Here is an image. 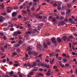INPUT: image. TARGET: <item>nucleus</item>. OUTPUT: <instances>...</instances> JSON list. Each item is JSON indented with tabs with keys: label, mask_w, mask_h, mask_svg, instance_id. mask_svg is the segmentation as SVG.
Returning a JSON list of instances; mask_svg holds the SVG:
<instances>
[{
	"label": "nucleus",
	"mask_w": 77,
	"mask_h": 77,
	"mask_svg": "<svg viewBox=\"0 0 77 77\" xmlns=\"http://www.w3.org/2000/svg\"><path fill=\"white\" fill-rule=\"evenodd\" d=\"M51 41L53 44H56V38H55L54 37L52 38Z\"/></svg>",
	"instance_id": "f257e3e1"
},
{
	"label": "nucleus",
	"mask_w": 77,
	"mask_h": 77,
	"mask_svg": "<svg viewBox=\"0 0 77 77\" xmlns=\"http://www.w3.org/2000/svg\"><path fill=\"white\" fill-rule=\"evenodd\" d=\"M33 5V3L31 2L29 3V4L26 5V7L27 8H30L31 7V5Z\"/></svg>",
	"instance_id": "f03ea898"
},
{
	"label": "nucleus",
	"mask_w": 77,
	"mask_h": 77,
	"mask_svg": "<svg viewBox=\"0 0 77 77\" xmlns=\"http://www.w3.org/2000/svg\"><path fill=\"white\" fill-rule=\"evenodd\" d=\"M37 48L38 50H41V44H37Z\"/></svg>",
	"instance_id": "7ed1b4c3"
},
{
	"label": "nucleus",
	"mask_w": 77,
	"mask_h": 77,
	"mask_svg": "<svg viewBox=\"0 0 77 77\" xmlns=\"http://www.w3.org/2000/svg\"><path fill=\"white\" fill-rule=\"evenodd\" d=\"M71 11L70 9H68L67 10V11L66 12V14H71Z\"/></svg>",
	"instance_id": "20e7f679"
},
{
	"label": "nucleus",
	"mask_w": 77,
	"mask_h": 77,
	"mask_svg": "<svg viewBox=\"0 0 77 77\" xmlns=\"http://www.w3.org/2000/svg\"><path fill=\"white\" fill-rule=\"evenodd\" d=\"M37 31V29H32L31 30V32L33 33V34H34Z\"/></svg>",
	"instance_id": "39448f33"
},
{
	"label": "nucleus",
	"mask_w": 77,
	"mask_h": 77,
	"mask_svg": "<svg viewBox=\"0 0 77 77\" xmlns=\"http://www.w3.org/2000/svg\"><path fill=\"white\" fill-rule=\"evenodd\" d=\"M14 72H11L9 73V75L11 77H13Z\"/></svg>",
	"instance_id": "423d86ee"
},
{
	"label": "nucleus",
	"mask_w": 77,
	"mask_h": 77,
	"mask_svg": "<svg viewBox=\"0 0 77 77\" xmlns=\"http://www.w3.org/2000/svg\"><path fill=\"white\" fill-rule=\"evenodd\" d=\"M43 26V23H41L40 24H39L38 25V28H39L40 29H41V27Z\"/></svg>",
	"instance_id": "0eeeda50"
},
{
	"label": "nucleus",
	"mask_w": 77,
	"mask_h": 77,
	"mask_svg": "<svg viewBox=\"0 0 77 77\" xmlns=\"http://www.w3.org/2000/svg\"><path fill=\"white\" fill-rule=\"evenodd\" d=\"M62 39L64 41H66V36H64L62 38Z\"/></svg>",
	"instance_id": "6e6552de"
},
{
	"label": "nucleus",
	"mask_w": 77,
	"mask_h": 77,
	"mask_svg": "<svg viewBox=\"0 0 77 77\" xmlns=\"http://www.w3.org/2000/svg\"><path fill=\"white\" fill-rule=\"evenodd\" d=\"M20 64H19V63H15L14 64V66H15V67H17V66H18Z\"/></svg>",
	"instance_id": "1a4fd4ad"
},
{
	"label": "nucleus",
	"mask_w": 77,
	"mask_h": 77,
	"mask_svg": "<svg viewBox=\"0 0 77 77\" xmlns=\"http://www.w3.org/2000/svg\"><path fill=\"white\" fill-rule=\"evenodd\" d=\"M43 45L44 47L45 48H48L47 45L45 43H44Z\"/></svg>",
	"instance_id": "9d476101"
},
{
	"label": "nucleus",
	"mask_w": 77,
	"mask_h": 77,
	"mask_svg": "<svg viewBox=\"0 0 77 77\" xmlns=\"http://www.w3.org/2000/svg\"><path fill=\"white\" fill-rule=\"evenodd\" d=\"M17 13L15 12H14L12 14V17H15L16 15H17Z\"/></svg>",
	"instance_id": "9b49d317"
},
{
	"label": "nucleus",
	"mask_w": 77,
	"mask_h": 77,
	"mask_svg": "<svg viewBox=\"0 0 77 77\" xmlns=\"http://www.w3.org/2000/svg\"><path fill=\"white\" fill-rule=\"evenodd\" d=\"M33 54L35 56H37V55H38V52H35V51L33 52Z\"/></svg>",
	"instance_id": "f8f14e48"
},
{
	"label": "nucleus",
	"mask_w": 77,
	"mask_h": 77,
	"mask_svg": "<svg viewBox=\"0 0 77 77\" xmlns=\"http://www.w3.org/2000/svg\"><path fill=\"white\" fill-rule=\"evenodd\" d=\"M7 10L8 13H10V12H11V10L8 7H7Z\"/></svg>",
	"instance_id": "ddd939ff"
},
{
	"label": "nucleus",
	"mask_w": 77,
	"mask_h": 77,
	"mask_svg": "<svg viewBox=\"0 0 77 77\" xmlns=\"http://www.w3.org/2000/svg\"><path fill=\"white\" fill-rule=\"evenodd\" d=\"M17 35H18V34H17V31H16L14 33V34H13V36H17Z\"/></svg>",
	"instance_id": "4468645a"
},
{
	"label": "nucleus",
	"mask_w": 77,
	"mask_h": 77,
	"mask_svg": "<svg viewBox=\"0 0 77 77\" xmlns=\"http://www.w3.org/2000/svg\"><path fill=\"white\" fill-rule=\"evenodd\" d=\"M57 40L58 41V42L59 43L62 42V40H61V39H60V38H57Z\"/></svg>",
	"instance_id": "2eb2a0df"
},
{
	"label": "nucleus",
	"mask_w": 77,
	"mask_h": 77,
	"mask_svg": "<svg viewBox=\"0 0 77 77\" xmlns=\"http://www.w3.org/2000/svg\"><path fill=\"white\" fill-rule=\"evenodd\" d=\"M19 46H20V45L19 44H17L14 45V47L17 48L18 47H19Z\"/></svg>",
	"instance_id": "dca6fc26"
},
{
	"label": "nucleus",
	"mask_w": 77,
	"mask_h": 77,
	"mask_svg": "<svg viewBox=\"0 0 77 77\" xmlns=\"http://www.w3.org/2000/svg\"><path fill=\"white\" fill-rule=\"evenodd\" d=\"M34 15L35 16V17L36 18H38L39 17V14H34Z\"/></svg>",
	"instance_id": "f3484780"
},
{
	"label": "nucleus",
	"mask_w": 77,
	"mask_h": 77,
	"mask_svg": "<svg viewBox=\"0 0 77 77\" xmlns=\"http://www.w3.org/2000/svg\"><path fill=\"white\" fill-rule=\"evenodd\" d=\"M47 45H51V42L49 41L47 42Z\"/></svg>",
	"instance_id": "a211bd4d"
},
{
	"label": "nucleus",
	"mask_w": 77,
	"mask_h": 77,
	"mask_svg": "<svg viewBox=\"0 0 77 77\" xmlns=\"http://www.w3.org/2000/svg\"><path fill=\"white\" fill-rule=\"evenodd\" d=\"M23 60L26 61V60H28L29 59L28 58H26V57H24L23 58Z\"/></svg>",
	"instance_id": "6ab92c4d"
},
{
	"label": "nucleus",
	"mask_w": 77,
	"mask_h": 77,
	"mask_svg": "<svg viewBox=\"0 0 77 77\" xmlns=\"http://www.w3.org/2000/svg\"><path fill=\"white\" fill-rule=\"evenodd\" d=\"M30 37H29V36H28L27 38H25V39L26 40H30Z\"/></svg>",
	"instance_id": "aec40b11"
},
{
	"label": "nucleus",
	"mask_w": 77,
	"mask_h": 77,
	"mask_svg": "<svg viewBox=\"0 0 77 77\" xmlns=\"http://www.w3.org/2000/svg\"><path fill=\"white\" fill-rule=\"evenodd\" d=\"M36 63L34 62L33 64L32 65V66L33 67L34 66H36Z\"/></svg>",
	"instance_id": "412c9836"
},
{
	"label": "nucleus",
	"mask_w": 77,
	"mask_h": 77,
	"mask_svg": "<svg viewBox=\"0 0 77 77\" xmlns=\"http://www.w3.org/2000/svg\"><path fill=\"white\" fill-rule=\"evenodd\" d=\"M26 9V12H30V9L29 8H27Z\"/></svg>",
	"instance_id": "4be33fe9"
},
{
	"label": "nucleus",
	"mask_w": 77,
	"mask_h": 77,
	"mask_svg": "<svg viewBox=\"0 0 77 77\" xmlns=\"http://www.w3.org/2000/svg\"><path fill=\"white\" fill-rule=\"evenodd\" d=\"M31 10L32 11H35V8L34 7L31 8Z\"/></svg>",
	"instance_id": "5701e85b"
},
{
	"label": "nucleus",
	"mask_w": 77,
	"mask_h": 77,
	"mask_svg": "<svg viewBox=\"0 0 77 77\" xmlns=\"http://www.w3.org/2000/svg\"><path fill=\"white\" fill-rule=\"evenodd\" d=\"M7 45H8V43H6V45L4 47V48H5V49H6V48H8Z\"/></svg>",
	"instance_id": "b1692460"
},
{
	"label": "nucleus",
	"mask_w": 77,
	"mask_h": 77,
	"mask_svg": "<svg viewBox=\"0 0 77 77\" xmlns=\"http://www.w3.org/2000/svg\"><path fill=\"white\" fill-rule=\"evenodd\" d=\"M67 6L68 8H70L71 7V5L70 4H67Z\"/></svg>",
	"instance_id": "393cba45"
},
{
	"label": "nucleus",
	"mask_w": 77,
	"mask_h": 77,
	"mask_svg": "<svg viewBox=\"0 0 77 77\" xmlns=\"http://www.w3.org/2000/svg\"><path fill=\"white\" fill-rule=\"evenodd\" d=\"M8 26V24L7 23H4L2 24L3 26Z\"/></svg>",
	"instance_id": "a878e982"
},
{
	"label": "nucleus",
	"mask_w": 77,
	"mask_h": 77,
	"mask_svg": "<svg viewBox=\"0 0 77 77\" xmlns=\"http://www.w3.org/2000/svg\"><path fill=\"white\" fill-rule=\"evenodd\" d=\"M34 74V72H31L29 73V74L31 75H33Z\"/></svg>",
	"instance_id": "bb28decb"
},
{
	"label": "nucleus",
	"mask_w": 77,
	"mask_h": 77,
	"mask_svg": "<svg viewBox=\"0 0 77 77\" xmlns=\"http://www.w3.org/2000/svg\"><path fill=\"white\" fill-rule=\"evenodd\" d=\"M61 26H63V25H64V24H65V22L63 21H62L61 22Z\"/></svg>",
	"instance_id": "cd10ccee"
},
{
	"label": "nucleus",
	"mask_w": 77,
	"mask_h": 77,
	"mask_svg": "<svg viewBox=\"0 0 77 77\" xmlns=\"http://www.w3.org/2000/svg\"><path fill=\"white\" fill-rule=\"evenodd\" d=\"M53 23H54L56 21V19L55 18H53L52 20Z\"/></svg>",
	"instance_id": "c85d7f7f"
},
{
	"label": "nucleus",
	"mask_w": 77,
	"mask_h": 77,
	"mask_svg": "<svg viewBox=\"0 0 77 77\" xmlns=\"http://www.w3.org/2000/svg\"><path fill=\"white\" fill-rule=\"evenodd\" d=\"M27 51H30L31 50V48H30V47H28L27 48Z\"/></svg>",
	"instance_id": "c756f323"
},
{
	"label": "nucleus",
	"mask_w": 77,
	"mask_h": 77,
	"mask_svg": "<svg viewBox=\"0 0 77 77\" xmlns=\"http://www.w3.org/2000/svg\"><path fill=\"white\" fill-rule=\"evenodd\" d=\"M18 43L20 44H22V41L21 40H19L18 42Z\"/></svg>",
	"instance_id": "7c9ffc66"
},
{
	"label": "nucleus",
	"mask_w": 77,
	"mask_h": 77,
	"mask_svg": "<svg viewBox=\"0 0 77 77\" xmlns=\"http://www.w3.org/2000/svg\"><path fill=\"white\" fill-rule=\"evenodd\" d=\"M33 70L34 71H35L37 70V67H35L33 69Z\"/></svg>",
	"instance_id": "2f4dec72"
},
{
	"label": "nucleus",
	"mask_w": 77,
	"mask_h": 77,
	"mask_svg": "<svg viewBox=\"0 0 77 77\" xmlns=\"http://www.w3.org/2000/svg\"><path fill=\"white\" fill-rule=\"evenodd\" d=\"M38 75H40V76H42V77H43L44 76V75L42 73H38Z\"/></svg>",
	"instance_id": "473e14b6"
},
{
	"label": "nucleus",
	"mask_w": 77,
	"mask_h": 77,
	"mask_svg": "<svg viewBox=\"0 0 77 77\" xmlns=\"http://www.w3.org/2000/svg\"><path fill=\"white\" fill-rule=\"evenodd\" d=\"M50 15H56V14H55L53 13H50L49 14Z\"/></svg>",
	"instance_id": "72a5a7b5"
},
{
	"label": "nucleus",
	"mask_w": 77,
	"mask_h": 77,
	"mask_svg": "<svg viewBox=\"0 0 77 77\" xmlns=\"http://www.w3.org/2000/svg\"><path fill=\"white\" fill-rule=\"evenodd\" d=\"M17 32V33L18 35H20V34H21V32L20 31H16Z\"/></svg>",
	"instance_id": "f704fd0d"
},
{
	"label": "nucleus",
	"mask_w": 77,
	"mask_h": 77,
	"mask_svg": "<svg viewBox=\"0 0 77 77\" xmlns=\"http://www.w3.org/2000/svg\"><path fill=\"white\" fill-rule=\"evenodd\" d=\"M33 4L34 5H37L38 4L36 2H33Z\"/></svg>",
	"instance_id": "c9c22d12"
},
{
	"label": "nucleus",
	"mask_w": 77,
	"mask_h": 77,
	"mask_svg": "<svg viewBox=\"0 0 77 77\" xmlns=\"http://www.w3.org/2000/svg\"><path fill=\"white\" fill-rule=\"evenodd\" d=\"M38 18H39V19H42V16H39Z\"/></svg>",
	"instance_id": "e433bc0d"
},
{
	"label": "nucleus",
	"mask_w": 77,
	"mask_h": 77,
	"mask_svg": "<svg viewBox=\"0 0 77 77\" xmlns=\"http://www.w3.org/2000/svg\"><path fill=\"white\" fill-rule=\"evenodd\" d=\"M46 74L47 75H48V76H49V75H51V74L50 73H48V72H47V73H46Z\"/></svg>",
	"instance_id": "4c0bfd02"
},
{
	"label": "nucleus",
	"mask_w": 77,
	"mask_h": 77,
	"mask_svg": "<svg viewBox=\"0 0 77 77\" xmlns=\"http://www.w3.org/2000/svg\"><path fill=\"white\" fill-rule=\"evenodd\" d=\"M1 7V8H2V9L4 8V5H3V4H2L0 6Z\"/></svg>",
	"instance_id": "58836bf2"
},
{
	"label": "nucleus",
	"mask_w": 77,
	"mask_h": 77,
	"mask_svg": "<svg viewBox=\"0 0 77 77\" xmlns=\"http://www.w3.org/2000/svg\"><path fill=\"white\" fill-rule=\"evenodd\" d=\"M69 22H72V19L71 18H70L69 19Z\"/></svg>",
	"instance_id": "ea45409f"
},
{
	"label": "nucleus",
	"mask_w": 77,
	"mask_h": 77,
	"mask_svg": "<svg viewBox=\"0 0 77 77\" xmlns=\"http://www.w3.org/2000/svg\"><path fill=\"white\" fill-rule=\"evenodd\" d=\"M22 12L23 13V14H27V12H26V11L23 10V11H22Z\"/></svg>",
	"instance_id": "a19ab883"
},
{
	"label": "nucleus",
	"mask_w": 77,
	"mask_h": 77,
	"mask_svg": "<svg viewBox=\"0 0 77 77\" xmlns=\"http://www.w3.org/2000/svg\"><path fill=\"white\" fill-rule=\"evenodd\" d=\"M36 61L37 62H40V60L39 59H37L36 60Z\"/></svg>",
	"instance_id": "79ce46f5"
},
{
	"label": "nucleus",
	"mask_w": 77,
	"mask_h": 77,
	"mask_svg": "<svg viewBox=\"0 0 77 77\" xmlns=\"http://www.w3.org/2000/svg\"><path fill=\"white\" fill-rule=\"evenodd\" d=\"M31 33V32L29 31L28 32H26V34H30Z\"/></svg>",
	"instance_id": "37998d69"
},
{
	"label": "nucleus",
	"mask_w": 77,
	"mask_h": 77,
	"mask_svg": "<svg viewBox=\"0 0 77 77\" xmlns=\"http://www.w3.org/2000/svg\"><path fill=\"white\" fill-rule=\"evenodd\" d=\"M61 15H65V12H61Z\"/></svg>",
	"instance_id": "c03bdc74"
},
{
	"label": "nucleus",
	"mask_w": 77,
	"mask_h": 77,
	"mask_svg": "<svg viewBox=\"0 0 77 77\" xmlns=\"http://www.w3.org/2000/svg\"><path fill=\"white\" fill-rule=\"evenodd\" d=\"M63 61H64L65 62H66L67 61V59L66 58H64L63 59Z\"/></svg>",
	"instance_id": "a18cd8bd"
},
{
	"label": "nucleus",
	"mask_w": 77,
	"mask_h": 77,
	"mask_svg": "<svg viewBox=\"0 0 77 77\" xmlns=\"http://www.w3.org/2000/svg\"><path fill=\"white\" fill-rule=\"evenodd\" d=\"M69 39H72V38H73V36L72 35H70L69 36Z\"/></svg>",
	"instance_id": "49530a36"
},
{
	"label": "nucleus",
	"mask_w": 77,
	"mask_h": 77,
	"mask_svg": "<svg viewBox=\"0 0 77 77\" xmlns=\"http://www.w3.org/2000/svg\"><path fill=\"white\" fill-rule=\"evenodd\" d=\"M65 65H66V67H68V66H69V64H68V63H66L65 64Z\"/></svg>",
	"instance_id": "de8ad7c7"
},
{
	"label": "nucleus",
	"mask_w": 77,
	"mask_h": 77,
	"mask_svg": "<svg viewBox=\"0 0 77 77\" xmlns=\"http://www.w3.org/2000/svg\"><path fill=\"white\" fill-rule=\"evenodd\" d=\"M57 6H58V7H60V6H61V4L60 3H59L57 5Z\"/></svg>",
	"instance_id": "09e8293b"
},
{
	"label": "nucleus",
	"mask_w": 77,
	"mask_h": 77,
	"mask_svg": "<svg viewBox=\"0 0 77 77\" xmlns=\"http://www.w3.org/2000/svg\"><path fill=\"white\" fill-rule=\"evenodd\" d=\"M61 25H62L61 22H59L58 23V26L59 27V26H60Z\"/></svg>",
	"instance_id": "8fccbe9b"
},
{
	"label": "nucleus",
	"mask_w": 77,
	"mask_h": 77,
	"mask_svg": "<svg viewBox=\"0 0 77 77\" xmlns=\"http://www.w3.org/2000/svg\"><path fill=\"white\" fill-rule=\"evenodd\" d=\"M46 3H42L41 5V6H44V5H46Z\"/></svg>",
	"instance_id": "3c124183"
},
{
	"label": "nucleus",
	"mask_w": 77,
	"mask_h": 77,
	"mask_svg": "<svg viewBox=\"0 0 77 77\" xmlns=\"http://www.w3.org/2000/svg\"><path fill=\"white\" fill-rule=\"evenodd\" d=\"M6 61V59H4L3 60V63H5Z\"/></svg>",
	"instance_id": "603ef678"
},
{
	"label": "nucleus",
	"mask_w": 77,
	"mask_h": 77,
	"mask_svg": "<svg viewBox=\"0 0 77 77\" xmlns=\"http://www.w3.org/2000/svg\"><path fill=\"white\" fill-rule=\"evenodd\" d=\"M3 30L4 31H7V30H8V29H7V28H3Z\"/></svg>",
	"instance_id": "864d4df0"
},
{
	"label": "nucleus",
	"mask_w": 77,
	"mask_h": 77,
	"mask_svg": "<svg viewBox=\"0 0 77 77\" xmlns=\"http://www.w3.org/2000/svg\"><path fill=\"white\" fill-rule=\"evenodd\" d=\"M61 66L62 68H65V65L64 64H62Z\"/></svg>",
	"instance_id": "5fc2aeb1"
},
{
	"label": "nucleus",
	"mask_w": 77,
	"mask_h": 77,
	"mask_svg": "<svg viewBox=\"0 0 77 77\" xmlns=\"http://www.w3.org/2000/svg\"><path fill=\"white\" fill-rule=\"evenodd\" d=\"M10 30L11 31H14V28H10Z\"/></svg>",
	"instance_id": "6e6d98bb"
},
{
	"label": "nucleus",
	"mask_w": 77,
	"mask_h": 77,
	"mask_svg": "<svg viewBox=\"0 0 77 77\" xmlns=\"http://www.w3.org/2000/svg\"><path fill=\"white\" fill-rule=\"evenodd\" d=\"M39 71H43V69L42 68H40L39 69Z\"/></svg>",
	"instance_id": "4d7b16f0"
},
{
	"label": "nucleus",
	"mask_w": 77,
	"mask_h": 77,
	"mask_svg": "<svg viewBox=\"0 0 77 77\" xmlns=\"http://www.w3.org/2000/svg\"><path fill=\"white\" fill-rule=\"evenodd\" d=\"M25 57H29V55L27 54H25Z\"/></svg>",
	"instance_id": "13d9d810"
},
{
	"label": "nucleus",
	"mask_w": 77,
	"mask_h": 77,
	"mask_svg": "<svg viewBox=\"0 0 77 77\" xmlns=\"http://www.w3.org/2000/svg\"><path fill=\"white\" fill-rule=\"evenodd\" d=\"M9 64H10V65H12V64H13V62L12 61H10L9 62Z\"/></svg>",
	"instance_id": "bf43d9fd"
},
{
	"label": "nucleus",
	"mask_w": 77,
	"mask_h": 77,
	"mask_svg": "<svg viewBox=\"0 0 77 77\" xmlns=\"http://www.w3.org/2000/svg\"><path fill=\"white\" fill-rule=\"evenodd\" d=\"M11 40V41H14V38L11 37L10 38Z\"/></svg>",
	"instance_id": "052dcab7"
},
{
	"label": "nucleus",
	"mask_w": 77,
	"mask_h": 77,
	"mask_svg": "<svg viewBox=\"0 0 77 77\" xmlns=\"http://www.w3.org/2000/svg\"><path fill=\"white\" fill-rule=\"evenodd\" d=\"M13 54L14 56H16V55H17V53L14 52L13 53Z\"/></svg>",
	"instance_id": "680f3d73"
},
{
	"label": "nucleus",
	"mask_w": 77,
	"mask_h": 77,
	"mask_svg": "<svg viewBox=\"0 0 77 77\" xmlns=\"http://www.w3.org/2000/svg\"><path fill=\"white\" fill-rule=\"evenodd\" d=\"M57 66H54V69H57Z\"/></svg>",
	"instance_id": "e2e57ef3"
},
{
	"label": "nucleus",
	"mask_w": 77,
	"mask_h": 77,
	"mask_svg": "<svg viewBox=\"0 0 77 77\" xmlns=\"http://www.w3.org/2000/svg\"><path fill=\"white\" fill-rule=\"evenodd\" d=\"M53 6H54L55 7L56 6H57V4H56V3L54 4Z\"/></svg>",
	"instance_id": "0e129e2a"
},
{
	"label": "nucleus",
	"mask_w": 77,
	"mask_h": 77,
	"mask_svg": "<svg viewBox=\"0 0 77 77\" xmlns=\"http://www.w3.org/2000/svg\"><path fill=\"white\" fill-rule=\"evenodd\" d=\"M6 36H4L3 37V39L4 40H6Z\"/></svg>",
	"instance_id": "69168bd1"
},
{
	"label": "nucleus",
	"mask_w": 77,
	"mask_h": 77,
	"mask_svg": "<svg viewBox=\"0 0 77 77\" xmlns=\"http://www.w3.org/2000/svg\"><path fill=\"white\" fill-rule=\"evenodd\" d=\"M17 51L18 53H20V51H20V49H17Z\"/></svg>",
	"instance_id": "338daca9"
},
{
	"label": "nucleus",
	"mask_w": 77,
	"mask_h": 77,
	"mask_svg": "<svg viewBox=\"0 0 77 77\" xmlns=\"http://www.w3.org/2000/svg\"><path fill=\"white\" fill-rule=\"evenodd\" d=\"M17 74H18V75H21V72H17Z\"/></svg>",
	"instance_id": "774afa93"
}]
</instances>
